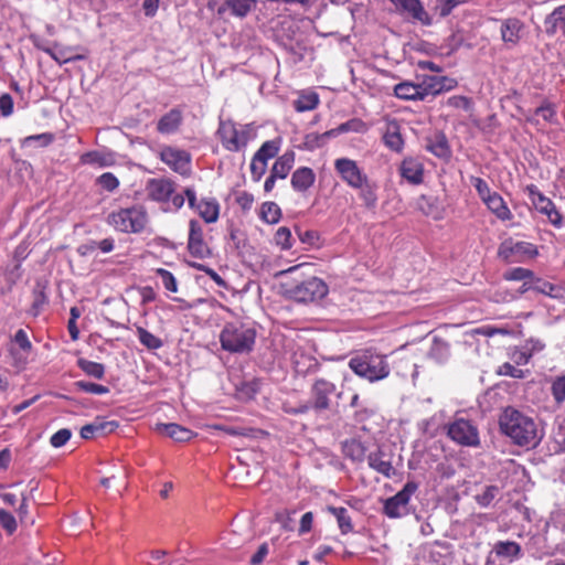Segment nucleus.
I'll use <instances>...</instances> for the list:
<instances>
[{"mask_svg": "<svg viewBox=\"0 0 565 565\" xmlns=\"http://www.w3.org/2000/svg\"><path fill=\"white\" fill-rule=\"evenodd\" d=\"M501 431L522 447H535L542 439L534 419L520 411L507 407L499 418Z\"/></svg>", "mask_w": 565, "mask_h": 565, "instance_id": "obj_1", "label": "nucleus"}, {"mask_svg": "<svg viewBox=\"0 0 565 565\" xmlns=\"http://www.w3.org/2000/svg\"><path fill=\"white\" fill-rule=\"evenodd\" d=\"M448 437L456 444L463 447H478L480 437L478 427L463 417H457L447 426Z\"/></svg>", "mask_w": 565, "mask_h": 565, "instance_id": "obj_7", "label": "nucleus"}, {"mask_svg": "<svg viewBox=\"0 0 565 565\" xmlns=\"http://www.w3.org/2000/svg\"><path fill=\"white\" fill-rule=\"evenodd\" d=\"M334 169L341 179L352 189L367 178V175L359 168L356 161L349 158H338L334 161Z\"/></svg>", "mask_w": 565, "mask_h": 565, "instance_id": "obj_12", "label": "nucleus"}, {"mask_svg": "<svg viewBox=\"0 0 565 565\" xmlns=\"http://www.w3.org/2000/svg\"><path fill=\"white\" fill-rule=\"evenodd\" d=\"M332 512L335 515V518L338 520L339 527L343 534H347L350 531H352L353 526H352L351 518L345 508H333Z\"/></svg>", "mask_w": 565, "mask_h": 565, "instance_id": "obj_43", "label": "nucleus"}, {"mask_svg": "<svg viewBox=\"0 0 565 565\" xmlns=\"http://www.w3.org/2000/svg\"><path fill=\"white\" fill-rule=\"evenodd\" d=\"M399 172L412 184H420L424 180V166L415 158H405L399 167Z\"/></svg>", "mask_w": 565, "mask_h": 565, "instance_id": "obj_19", "label": "nucleus"}, {"mask_svg": "<svg viewBox=\"0 0 565 565\" xmlns=\"http://www.w3.org/2000/svg\"><path fill=\"white\" fill-rule=\"evenodd\" d=\"M191 266L198 270L204 271L217 286H225V280L214 269L199 263H193Z\"/></svg>", "mask_w": 565, "mask_h": 565, "instance_id": "obj_61", "label": "nucleus"}, {"mask_svg": "<svg viewBox=\"0 0 565 565\" xmlns=\"http://www.w3.org/2000/svg\"><path fill=\"white\" fill-rule=\"evenodd\" d=\"M75 385L78 390L89 394L105 395L109 393V388L107 386L96 384L93 382L77 381Z\"/></svg>", "mask_w": 565, "mask_h": 565, "instance_id": "obj_45", "label": "nucleus"}, {"mask_svg": "<svg viewBox=\"0 0 565 565\" xmlns=\"http://www.w3.org/2000/svg\"><path fill=\"white\" fill-rule=\"evenodd\" d=\"M354 189L360 190L359 196L367 209H374L377 203V185L366 178L361 185Z\"/></svg>", "mask_w": 565, "mask_h": 565, "instance_id": "obj_29", "label": "nucleus"}, {"mask_svg": "<svg viewBox=\"0 0 565 565\" xmlns=\"http://www.w3.org/2000/svg\"><path fill=\"white\" fill-rule=\"evenodd\" d=\"M256 330L242 322H227L220 333L221 347L231 353H248L253 350Z\"/></svg>", "mask_w": 565, "mask_h": 565, "instance_id": "obj_2", "label": "nucleus"}, {"mask_svg": "<svg viewBox=\"0 0 565 565\" xmlns=\"http://www.w3.org/2000/svg\"><path fill=\"white\" fill-rule=\"evenodd\" d=\"M492 553L500 559H507L512 563L523 556L521 545L514 541H498L492 548Z\"/></svg>", "mask_w": 565, "mask_h": 565, "instance_id": "obj_20", "label": "nucleus"}, {"mask_svg": "<svg viewBox=\"0 0 565 565\" xmlns=\"http://www.w3.org/2000/svg\"><path fill=\"white\" fill-rule=\"evenodd\" d=\"M447 105L466 111H470L472 108L471 99L466 96H451L447 99Z\"/></svg>", "mask_w": 565, "mask_h": 565, "instance_id": "obj_55", "label": "nucleus"}, {"mask_svg": "<svg viewBox=\"0 0 565 565\" xmlns=\"http://www.w3.org/2000/svg\"><path fill=\"white\" fill-rule=\"evenodd\" d=\"M188 249L196 258L203 259L211 255V250L204 241L203 226L196 220L189 222Z\"/></svg>", "mask_w": 565, "mask_h": 565, "instance_id": "obj_13", "label": "nucleus"}, {"mask_svg": "<svg viewBox=\"0 0 565 565\" xmlns=\"http://www.w3.org/2000/svg\"><path fill=\"white\" fill-rule=\"evenodd\" d=\"M97 183L106 191L113 192L119 185L118 179L110 172L103 173L98 179Z\"/></svg>", "mask_w": 565, "mask_h": 565, "instance_id": "obj_54", "label": "nucleus"}, {"mask_svg": "<svg viewBox=\"0 0 565 565\" xmlns=\"http://www.w3.org/2000/svg\"><path fill=\"white\" fill-rule=\"evenodd\" d=\"M498 254L503 260L512 263L519 260L521 257H535L537 255V248L529 242L507 239L500 245Z\"/></svg>", "mask_w": 565, "mask_h": 565, "instance_id": "obj_11", "label": "nucleus"}, {"mask_svg": "<svg viewBox=\"0 0 565 565\" xmlns=\"http://www.w3.org/2000/svg\"><path fill=\"white\" fill-rule=\"evenodd\" d=\"M257 7V0H224L218 7V14H228L244 19Z\"/></svg>", "mask_w": 565, "mask_h": 565, "instance_id": "obj_18", "label": "nucleus"}, {"mask_svg": "<svg viewBox=\"0 0 565 565\" xmlns=\"http://www.w3.org/2000/svg\"><path fill=\"white\" fill-rule=\"evenodd\" d=\"M275 242L282 249H289L291 244V232L288 227H279L275 234Z\"/></svg>", "mask_w": 565, "mask_h": 565, "instance_id": "obj_51", "label": "nucleus"}, {"mask_svg": "<svg viewBox=\"0 0 565 565\" xmlns=\"http://www.w3.org/2000/svg\"><path fill=\"white\" fill-rule=\"evenodd\" d=\"M158 430L175 441L184 443L194 437V433L174 423L159 424Z\"/></svg>", "mask_w": 565, "mask_h": 565, "instance_id": "obj_26", "label": "nucleus"}, {"mask_svg": "<svg viewBox=\"0 0 565 565\" xmlns=\"http://www.w3.org/2000/svg\"><path fill=\"white\" fill-rule=\"evenodd\" d=\"M279 151V146L274 140H268L262 145V147L256 151L254 157L257 160H262L267 162L269 159L274 158Z\"/></svg>", "mask_w": 565, "mask_h": 565, "instance_id": "obj_42", "label": "nucleus"}, {"mask_svg": "<svg viewBox=\"0 0 565 565\" xmlns=\"http://www.w3.org/2000/svg\"><path fill=\"white\" fill-rule=\"evenodd\" d=\"M349 367L360 377L377 382L390 375L386 358L370 351L355 354L349 361Z\"/></svg>", "mask_w": 565, "mask_h": 565, "instance_id": "obj_3", "label": "nucleus"}, {"mask_svg": "<svg viewBox=\"0 0 565 565\" xmlns=\"http://www.w3.org/2000/svg\"><path fill=\"white\" fill-rule=\"evenodd\" d=\"M498 493L499 488L497 486H487L482 493L476 495V501L483 508L489 507Z\"/></svg>", "mask_w": 565, "mask_h": 565, "instance_id": "obj_47", "label": "nucleus"}, {"mask_svg": "<svg viewBox=\"0 0 565 565\" xmlns=\"http://www.w3.org/2000/svg\"><path fill=\"white\" fill-rule=\"evenodd\" d=\"M77 365L82 371L94 379L102 380L105 375V366L102 363L78 359Z\"/></svg>", "mask_w": 565, "mask_h": 565, "instance_id": "obj_38", "label": "nucleus"}, {"mask_svg": "<svg viewBox=\"0 0 565 565\" xmlns=\"http://www.w3.org/2000/svg\"><path fill=\"white\" fill-rule=\"evenodd\" d=\"M319 104L318 94L310 92L301 94L295 102L294 107L297 111H308L315 109Z\"/></svg>", "mask_w": 565, "mask_h": 565, "instance_id": "obj_37", "label": "nucleus"}, {"mask_svg": "<svg viewBox=\"0 0 565 565\" xmlns=\"http://www.w3.org/2000/svg\"><path fill=\"white\" fill-rule=\"evenodd\" d=\"M13 341L18 344L21 352L13 353L17 364H25L28 355L32 351V343L29 340L26 332L23 329H19L13 338Z\"/></svg>", "mask_w": 565, "mask_h": 565, "instance_id": "obj_30", "label": "nucleus"}, {"mask_svg": "<svg viewBox=\"0 0 565 565\" xmlns=\"http://www.w3.org/2000/svg\"><path fill=\"white\" fill-rule=\"evenodd\" d=\"M328 291L329 288L327 284L318 277H310L287 290L291 299L305 303L324 298Z\"/></svg>", "mask_w": 565, "mask_h": 565, "instance_id": "obj_8", "label": "nucleus"}, {"mask_svg": "<svg viewBox=\"0 0 565 565\" xmlns=\"http://www.w3.org/2000/svg\"><path fill=\"white\" fill-rule=\"evenodd\" d=\"M267 169V162L262 160H257L256 157H253L250 163V174L255 181H259L262 177L265 174Z\"/></svg>", "mask_w": 565, "mask_h": 565, "instance_id": "obj_59", "label": "nucleus"}, {"mask_svg": "<svg viewBox=\"0 0 565 565\" xmlns=\"http://www.w3.org/2000/svg\"><path fill=\"white\" fill-rule=\"evenodd\" d=\"M146 192L149 199L157 202H167L174 193V183L164 178L148 180Z\"/></svg>", "mask_w": 565, "mask_h": 565, "instance_id": "obj_17", "label": "nucleus"}, {"mask_svg": "<svg viewBox=\"0 0 565 565\" xmlns=\"http://www.w3.org/2000/svg\"><path fill=\"white\" fill-rule=\"evenodd\" d=\"M472 184L476 188L479 196L484 202L488 196H491L493 192L490 190L488 183L481 178H472Z\"/></svg>", "mask_w": 565, "mask_h": 565, "instance_id": "obj_60", "label": "nucleus"}, {"mask_svg": "<svg viewBox=\"0 0 565 565\" xmlns=\"http://www.w3.org/2000/svg\"><path fill=\"white\" fill-rule=\"evenodd\" d=\"M217 135L223 147L228 151H241L255 138V131L250 125L237 126L232 120H221Z\"/></svg>", "mask_w": 565, "mask_h": 565, "instance_id": "obj_5", "label": "nucleus"}, {"mask_svg": "<svg viewBox=\"0 0 565 565\" xmlns=\"http://www.w3.org/2000/svg\"><path fill=\"white\" fill-rule=\"evenodd\" d=\"M384 145L393 151L399 152L403 149L404 140L396 122H390L383 135Z\"/></svg>", "mask_w": 565, "mask_h": 565, "instance_id": "obj_32", "label": "nucleus"}, {"mask_svg": "<svg viewBox=\"0 0 565 565\" xmlns=\"http://www.w3.org/2000/svg\"><path fill=\"white\" fill-rule=\"evenodd\" d=\"M484 204L501 221H510L513 216L503 198L497 192L488 196Z\"/></svg>", "mask_w": 565, "mask_h": 565, "instance_id": "obj_25", "label": "nucleus"}, {"mask_svg": "<svg viewBox=\"0 0 565 565\" xmlns=\"http://www.w3.org/2000/svg\"><path fill=\"white\" fill-rule=\"evenodd\" d=\"M195 210L206 223H214L218 218L220 204L215 199H202Z\"/></svg>", "mask_w": 565, "mask_h": 565, "instance_id": "obj_28", "label": "nucleus"}, {"mask_svg": "<svg viewBox=\"0 0 565 565\" xmlns=\"http://www.w3.org/2000/svg\"><path fill=\"white\" fill-rule=\"evenodd\" d=\"M532 290L550 296L552 298H557L559 294V288L554 286L548 281H544L542 279H536L532 284Z\"/></svg>", "mask_w": 565, "mask_h": 565, "instance_id": "obj_44", "label": "nucleus"}, {"mask_svg": "<svg viewBox=\"0 0 565 565\" xmlns=\"http://www.w3.org/2000/svg\"><path fill=\"white\" fill-rule=\"evenodd\" d=\"M424 88L420 84L403 82L394 87V94L397 98L405 100H424Z\"/></svg>", "mask_w": 565, "mask_h": 565, "instance_id": "obj_23", "label": "nucleus"}, {"mask_svg": "<svg viewBox=\"0 0 565 565\" xmlns=\"http://www.w3.org/2000/svg\"><path fill=\"white\" fill-rule=\"evenodd\" d=\"M107 222L119 232L140 233L148 223V214L145 206L137 204L111 212Z\"/></svg>", "mask_w": 565, "mask_h": 565, "instance_id": "obj_4", "label": "nucleus"}, {"mask_svg": "<svg viewBox=\"0 0 565 565\" xmlns=\"http://www.w3.org/2000/svg\"><path fill=\"white\" fill-rule=\"evenodd\" d=\"M426 149L438 158L447 159L451 154L448 140L443 132H437L427 139Z\"/></svg>", "mask_w": 565, "mask_h": 565, "instance_id": "obj_24", "label": "nucleus"}, {"mask_svg": "<svg viewBox=\"0 0 565 565\" xmlns=\"http://www.w3.org/2000/svg\"><path fill=\"white\" fill-rule=\"evenodd\" d=\"M366 130H367V126L365 125L364 121H362L359 118H353V119H350V120L341 124L337 128L324 132L323 137H337L340 134L349 132V131L363 134Z\"/></svg>", "mask_w": 565, "mask_h": 565, "instance_id": "obj_34", "label": "nucleus"}, {"mask_svg": "<svg viewBox=\"0 0 565 565\" xmlns=\"http://www.w3.org/2000/svg\"><path fill=\"white\" fill-rule=\"evenodd\" d=\"M281 215L279 206L275 202H265L262 205L260 217L268 224H275Z\"/></svg>", "mask_w": 565, "mask_h": 565, "instance_id": "obj_40", "label": "nucleus"}, {"mask_svg": "<svg viewBox=\"0 0 565 565\" xmlns=\"http://www.w3.org/2000/svg\"><path fill=\"white\" fill-rule=\"evenodd\" d=\"M33 141H38V142H40L41 146L45 147L53 141V136L51 134H40V135L29 136L24 139L23 143L30 145Z\"/></svg>", "mask_w": 565, "mask_h": 565, "instance_id": "obj_64", "label": "nucleus"}, {"mask_svg": "<svg viewBox=\"0 0 565 565\" xmlns=\"http://www.w3.org/2000/svg\"><path fill=\"white\" fill-rule=\"evenodd\" d=\"M156 273L161 278L162 285L167 290L171 292L178 291V282L171 271L164 268H158Z\"/></svg>", "mask_w": 565, "mask_h": 565, "instance_id": "obj_49", "label": "nucleus"}, {"mask_svg": "<svg viewBox=\"0 0 565 565\" xmlns=\"http://www.w3.org/2000/svg\"><path fill=\"white\" fill-rule=\"evenodd\" d=\"M316 180V175L310 168H298L291 177V185L296 191L303 192L308 190Z\"/></svg>", "mask_w": 565, "mask_h": 565, "instance_id": "obj_27", "label": "nucleus"}, {"mask_svg": "<svg viewBox=\"0 0 565 565\" xmlns=\"http://www.w3.org/2000/svg\"><path fill=\"white\" fill-rule=\"evenodd\" d=\"M551 393L557 405L565 403V374L556 376L552 381Z\"/></svg>", "mask_w": 565, "mask_h": 565, "instance_id": "obj_41", "label": "nucleus"}, {"mask_svg": "<svg viewBox=\"0 0 565 565\" xmlns=\"http://www.w3.org/2000/svg\"><path fill=\"white\" fill-rule=\"evenodd\" d=\"M137 334L140 343L149 350H158L163 345V342L160 338L152 334L142 327L137 328Z\"/></svg>", "mask_w": 565, "mask_h": 565, "instance_id": "obj_39", "label": "nucleus"}, {"mask_svg": "<svg viewBox=\"0 0 565 565\" xmlns=\"http://www.w3.org/2000/svg\"><path fill=\"white\" fill-rule=\"evenodd\" d=\"M394 9L402 14H406L422 24L431 23L429 14L425 11L420 0H391Z\"/></svg>", "mask_w": 565, "mask_h": 565, "instance_id": "obj_16", "label": "nucleus"}, {"mask_svg": "<svg viewBox=\"0 0 565 565\" xmlns=\"http://www.w3.org/2000/svg\"><path fill=\"white\" fill-rule=\"evenodd\" d=\"M183 116L180 109L173 108L164 114L158 121L157 129L160 134H174L181 126Z\"/></svg>", "mask_w": 565, "mask_h": 565, "instance_id": "obj_22", "label": "nucleus"}, {"mask_svg": "<svg viewBox=\"0 0 565 565\" xmlns=\"http://www.w3.org/2000/svg\"><path fill=\"white\" fill-rule=\"evenodd\" d=\"M226 434L232 436H246V437H257L258 434H263L262 430L253 429V428H238V427H220Z\"/></svg>", "mask_w": 565, "mask_h": 565, "instance_id": "obj_58", "label": "nucleus"}, {"mask_svg": "<svg viewBox=\"0 0 565 565\" xmlns=\"http://www.w3.org/2000/svg\"><path fill=\"white\" fill-rule=\"evenodd\" d=\"M535 115L541 116L545 121L556 124V111L554 105L544 103L535 109Z\"/></svg>", "mask_w": 565, "mask_h": 565, "instance_id": "obj_52", "label": "nucleus"}, {"mask_svg": "<svg viewBox=\"0 0 565 565\" xmlns=\"http://www.w3.org/2000/svg\"><path fill=\"white\" fill-rule=\"evenodd\" d=\"M294 163L295 152L287 151L275 161L270 173L278 179H285L290 172Z\"/></svg>", "mask_w": 565, "mask_h": 565, "instance_id": "obj_31", "label": "nucleus"}, {"mask_svg": "<svg viewBox=\"0 0 565 565\" xmlns=\"http://www.w3.org/2000/svg\"><path fill=\"white\" fill-rule=\"evenodd\" d=\"M34 45L47 53L58 64H65L73 61H79L86 58L87 51L81 46H68L60 42L46 41V38H33Z\"/></svg>", "mask_w": 565, "mask_h": 565, "instance_id": "obj_6", "label": "nucleus"}, {"mask_svg": "<svg viewBox=\"0 0 565 565\" xmlns=\"http://www.w3.org/2000/svg\"><path fill=\"white\" fill-rule=\"evenodd\" d=\"M161 160L180 174H186L190 170V154L184 150L167 147L161 151Z\"/></svg>", "mask_w": 565, "mask_h": 565, "instance_id": "obj_15", "label": "nucleus"}, {"mask_svg": "<svg viewBox=\"0 0 565 565\" xmlns=\"http://www.w3.org/2000/svg\"><path fill=\"white\" fill-rule=\"evenodd\" d=\"M533 276H534V274L532 270L523 268V267L512 268L504 274V278L507 280H516V281L532 279Z\"/></svg>", "mask_w": 565, "mask_h": 565, "instance_id": "obj_50", "label": "nucleus"}, {"mask_svg": "<svg viewBox=\"0 0 565 565\" xmlns=\"http://www.w3.org/2000/svg\"><path fill=\"white\" fill-rule=\"evenodd\" d=\"M369 466L376 470L377 472L384 475L385 477H390L393 472V466L391 461L386 458V455L377 450L375 452H371L367 457Z\"/></svg>", "mask_w": 565, "mask_h": 565, "instance_id": "obj_33", "label": "nucleus"}, {"mask_svg": "<svg viewBox=\"0 0 565 565\" xmlns=\"http://www.w3.org/2000/svg\"><path fill=\"white\" fill-rule=\"evenodd\" d=\"M335 384L324 379L315 381L311 387V405L317 412L326 411L330 407V396L335 393Z\"/></svg>", "mask_w": 565, "mask_h": 565, "instance_id": "obj_14", "label": "nucleus"}, {"mask_svg": "<svg viewBox=\"0 0 565 565\" xmlns=\"http://www.w3.org/2000/svg\"><path fill=\"white\" fill-rule=\"evenodd\" d=\"M523 24L519 19L510 18L501 23V35H514L522 31Z\"/></svg>", "mask_w": 565, "mask_h": 565, "instance_id": "obj_46", "label": "nucleus"}, {"mask_svg": "<svg viewBox=\"0 0 565 565\" xmlns=\"http://www.w3.org/2000/svg\"><path fill=\"white\" fill-rule=\"evenodd\" d=\"M418 486L414 481L405 483L403 489L384 502L383 512L391 519L402 518L408 513L411 497L416 492Z\"/></svg>", "mask_w": 565, "mask_h": 565, "instance_id": "obj_9", "label": "nucleus"}, {"mask_svg": "<svg viewBox=\"0 0 565 565\" xmlns=\"http://www.w3.org/2000/svg\"><path fill=\"white\" fill-rule=\"evenodd\" d=\"M467 0H437L436 10L440 17H447L459 4Z\"/></svg>", "mask_w": 565, "mask_h": 565, "instance_id": "obj_53", "label": "nucleus"}, {"mask_svg": "<svg viewBox=\"0 0 565 565\" xmlns=\"http://www.w3.org/2000/svg\"><path fill=\"white\" fill-rule=\"evenodd\" d=\"M526 192L535 210L545 215L553 226L559 228L563 225V218L555 204L533 184L526 186Z\"/></svg>", "mask_w": 565, "mask_h": 565, "instance_id": "obj_10", "label": "nucleus"}, {"mask_svg": "<svg viewBox=\"0 0 565 565\" xmlns=\"http://www.w3.org/2000/svg\"><path fill=\"white\" fill-rule=\"evenodd\" d=\"M71 436H72L71 430L67 428H63L52 435L50 443L53 447L60 448V447L64 446L70 440Z\"/></svg>", "mask_w": 565, "mask_h": 565, "instance_id": "obj_57", "label": "nucleus"}, {"mask_svg": "<svg viewBox=\"0 0 565 565\" xmlns=\"http://www.w3.org/2000/svg\"><path fill=\"white\" fill-rule=\"evenodd\" d=\"M499 374L501 375H507V376H511V377H514V379H522L524 376V373L521 369L514 366L513 364L511 363H503L500 367H499Z\"/></svg>", "mask_w": 565, "mask_h": 565, "instance_id": "obj_63", "label": "nucleus"}, {"mask_svg": "<svg viewBox=\"0 0 565 565\" xmlns=\"http://www.w3.org/2000/svg\"><path fill=\"white\" fill-rule=\"evenodd\" d=\"M343 454L352 461L361 462L365 458L366 448L358 439L345 440L342 445Z\"/></svg>", "mask_w": 565, "mask_h": 565, "instance_id": "obj_36", "label": "nucleus"}, {"mask_svg": "<svg viewBox=\"0 0 565 565\" xmlns=\"http://www.w3.org/2000/svg\"><path fill=\"white\" fill-rule=\"evenodd\" d=\"M118 427V424L114 420L107 422L100 418H96L93 423L87 424L81 429V437L84 439H90L96 435H106L113 433Z\"/></svg>", "mask_w": 565, "mask_h": 565, "instance_id": "obj_21", "label": "nucleus"}, {"mask_svg": "<svg viewBox=\"0 0 565 565\" xmlns=\"http://www.w3.org/2000/svg\"><path fill=\"white\" fill-rule=\"evenodd\" d=\"M13 98L10 94L4 93L0 96V113L3 117H9L13 114Z\"/></svg>", "mask_w": 565, "mask_h": 565, "instance_id": "obj_62", "label": "nucleus"}, {"mask_svg": "<svg viewBox=\"0 0 565 565\" xmlns=\"http://www.w3.org/2000/svg\"><path fill=\"white\" fill-rule=\"evenodd\" d=\"M0 524L9 533L12 534L17 530L15 518L6 510H0Z\"/></svg>", "mask_w": 565, "mask_h": 565, "instance_id": "obj_56", "label": "nucleus"}, {"mask_svg": "<svg viewBox=\"0 0 565 565\" xmlns=\"http://www.w3.org/2000/svg\"><path fill=\"white\" fill-rule=\"evenodd\" d=\"M546 32L565 34V6L555 9L547 18Z\"/></svg>", "mask_w": 565, "mask_h": 565, "instance_id": "obj_35", "label": "nucleus"}, {"mask_svg": "<svg viewBox=\"0 0 565 565\" xmlns=\"http://www.w3.org/2000/svg\"><path fill=\"white\" fill-rule=\"evenodd\" d=\"M439 76H429L420 85L424 88V97L429 95H437L443 92V87L439 83Z\"/></svg>", "mask_w": 565, "mask_h": 565, "instance_id": "obj_48", "label": "nucleus"}]
</instances>
